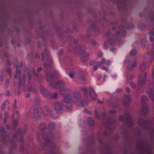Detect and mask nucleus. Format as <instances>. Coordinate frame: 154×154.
Instances as JSON below:
<instances>
[{
  "label": "nucleus",
  "mask_w": 154,
  "mask_h": 154,
  "mask_svg": "<svg viewBox=\"0 0 154 154\" xmlns=\"http://www.w3.org/2000/svg\"><path fill=\"white\" fill-rule=\"evenodd\" d=\"M62 103L66 107L69 111H71L72 105L70 102H74L79 106H83L84 102L81 92L79 91L73 92L72 96L69 94L64 95Z\"/></svg>",
  "instance_id": "obj_1"
},
{
  "label": "nucleus",
  "mask_w": 154,
  "mask_h": 154,
  "mask_svg": "<svg viewBox=\"0 0 154 154\" xmlns=\"http://www.w3.org/2000/svg\"><path fill=\"white\" fill-rule=\"evenodd\" d=\"M16 72V74L14 75V77L15 79H17L18 75H19V82L17 83L19 88H20L21 85L24 83L27 77L28 78V82H29L32 79L31 74L27 71L24 72L23 75L21 74L20 70L18 68L17 69Z\"/></svg>",
  "instance_id": "obj_2"
},
{
  "label": "nucleus",
  "mask_w": 154,
  "mask_h": 154,
  "mask_svg": "<svg viewBox=\"0 0 154 154\" xmlns=\"http://www.w3.org/2000/svg\"><path fill=\"white\" fill-rule=\"evenodd\" d=\"M138 153L140 154H152V151L146 141H141L137 144Z\"/></svg>",
  "instance_id": "obj_3"
},
{
  "label": "nucleus",
  "mask_w": 154,
  "mask_h": 154,
  "mask_svg": "<svg viewBox=\"0 0 154 154\" xmlns=\"http://www.w3.org/2000/svg\"><path fill=\"white\" fill-rule=\"evenodd\" d=\"M49 86L51 88H53L57 86H58L59 92L61 94H66L67 93H70L72 92L69 88L65 87V84L62 80H59L54 84L51 83L49 84Z\"/></svg>",
  "instance_id": "obj_4"
},
{
  "label": "nucleus",
  "mask_w": 154,
  "mask_h": 154,
  "mask_svg": "<svg viewBox=\"0 0 154 154\" xmlns=\"http://www.w3.org/2000/svg\"><path fill=\"white\" fill-rule=\"evenodd\" d=\"M138 123L139 125L143 128L149 129L151 134H154V127L150 128L149 125L150 123V121L149 120H144L141 118H139L138 119Z\"/></svg>",
  "instance_id": "obj_5"
},
{
  "label": "nucleus",
  "mask_w": 154,
  "mask_h": 154,
  "mask_svg": "<svg viewBox=\"0 0 154 154\" xmlns=\"http://www.w3.org/2000/svg\"><path fill=\"white\" fill-rule=\"evenodd\" d=\"M125 119L126 125L129 127L131 126L133 124V119L129 113L126 112L125 113V118L122 116H120L119 117V121H123Z\"/></svg>",
  "instance_id": "obj_6"
},
{
  "label": "nucleus",
  "mask_w": 154,
  "mask_h": 154,
  "mask_svg": "<svg viewBox=\"0 0 154 154\" xmlns=\"http://www.w3.org/2000/svg\"><path fill=\"white\" fill-rule=\"evenodd\" d=\"M38 108L39 104L37 103L34 104L30 110V113L36 119L39 118L40 117L39 114Z\"/></svg>",
  "instance_id": "obj_7"
},
{
  "label": "nucleus",
  "mask_w": 154,
  "mask_h": 154,
  "mask_svg": "<svg viewBox=\"0 0 154 154\" xmlns=\"http://www.w3.org/2000/svg\"><path fill=\"white\" fill-rule=\"evenodd\" d=\"M86 47L84 45L81 46L79 51L82 55L81 60L83 62H86L88 59V56L89 55V53H87L85 51L86 49Z\"/></svg>",
  "instance_id": "obj_8"
},
{
  "label": "nucleus",
  "mask_w": 154,
  "mask_h": 154,
  "mask_svg": "<svg viewBox=\"0 0 154 154\" xmlns=\"http://www.w3.org/2000/svg\"><path fill=\"white\" fill-rule=\"evenodd\" d=\"M115 119L114 118L112 117L109 118L106 122H105L106 125L105 127L106 129V130L103 133V135L106 136L107 135V131H111V127L108 126L111 125L113 122H114Z\"/></svg>",
  "instance_id": "obj_9"
},
{
  "label": "nucleus",
  "mask_w": 154,
  "mask_h": 154,
  "mask_svg": "<svg viewBox=\"0 0 154 154\" xmlns=\"http://www.w3.org/2000/svg\"><path fill=\"white\" fill-rule=\"evenodd\" d=\"M147 73L145 72L143 73H141L139 75V80L138 83L140 86H142L146 83L147 81Z\"/></svg>",
  "instance_id": "obj_10"
},
{
  "label": "nucleus",
  "mask_w": 154,
  "mask_h": 154,
  "mask_svg": "<svg viewBox=\"0 0 154 154\" xmlns=\"http://www.w3.org/2000/svg\"><path fill=\"white\" fill-rule=\"evenodd\" d=\"M52 63V62L50 59H48L46 62H45L44 65L45 67V73L50 72L51 70V65Z\"/></svg>",
  "instance_id": "obj_11"
},
{
  "label": "nucleus",
  "mask_w": 154,
  "mask_h": 154,
  "mask_svg": "<svg viewBox=\"0 0 154 154\" xmlns=\"http://www.w3.org/2000/svg\"><path fill=\"white\" fill-rule=\"evenodd\" d=\"M114 40L110 39L108 40L109 42L111 45L116 44L119 41L120 38V33H118L114 36Z\"/></svg>",
  "instance_id": "obj_12"
},
{
  "label": "nucleus",
  "mask_w": 154,
  "mask_h": 154,
  "mask_svg": "<svg viewBox=\"0 0 154 154\" xmlns=\"http://www.w3.org/2000/svg\"><path fill=\"white\" fill-rule=\"evenodd\" d=\"M75 75L77 78L81 79L82 81H84L85 80L84 73L82 71H80L75 73Z\"/></svg>",
  "instance_id": "obj_13"
},
{
  "label": "nucleus",
  "mask_w": 154,
  "mask_h": 154,
  "mask_svg": "<svg viewBox=\"0 0 154 154\" xmlns=\"http://www.w3.org/2000/svg\"><path fill=\"white\" fill-rule=\"evenodd\" d=\"M122 102L123 105L125 106H128L131 102L130 97L128 96H125L123 99Z\"/></svg>",
  "instance_id": "obj_14"
},
{
  "label": "nucleus",
  "mask_w": 154,
  "mask_h": 154,
  "mask_svg": "<svg viewBox=\"0 0 154 154\" xmlns=\"http://www.w3.org/2000/svg\"><path fill=\"white\" fill-rule=\"evenodd\" d=\"M40 91L45 98L50 99L51 94L48 93L45 89L43 88H42L40 89Z\"/></svg>",
  "instance_id": "obj_15"
},
{
  "label": "nucleus",
  "mask_w": 154,
  "mask_h": 154,
  "mask_svg": "<svg viewBox=\"0 0 154 154\" xmlns=\"http://www.w3.org/2000/svg\"><path fill=\"white\" fill-rule=\"evenodd\" d=\"M149 110L146 105L142 106L140 109V113L142 115H146L148 112Z\"/></svg>",
  "instance_id": "obj_16"
},
{
  "label": "nucleus",
  "mask_w": 154,
  "mask_h": 154,
  "mask_svg": "<svg viewBox=\"0 0 154 154\" xmlns=\"http://www.w3.org/2000/svg\"><path fill=\"white\" fill-rule=\"evenodd\" d=\"M0 131L3 133L1 134H0V139L1 141L2 142H3L5 140V138L6 137L5 133L6 132H4V128L2 127H1L0 128Z\"/></svg>",
  "instance_id": "obj_17"
},
{
  "label": "nucleus",
  "mask_w": 154,
  "mask_h": 154,
  "mask_svg": "<svg viewBox=\"0 0 154 154\" xmlns=\"http://www.w3.org/2000/svg\"><path fill=\"white\" fill-rule=\"evenodd\" d=\"M46 75V79L47 81L51 82L53 79V74L52 72H48L45 73Z\"/></svg>",
  "instance_id": "obj_18"
},
{
  "label": "nucleus",
  "mask_w": 154,
  "mask_h": 154,
  "mask_svg": "<svg viewBox=\"0 0 154 154\" xmlns=\"http://www.w3.org/2000/svg\"><path fill=\"white\" fill-rule=\"evenodd\" d=\"M54 108L56 110L58 111L61 110L63 107L60 103L58 102H56L54 103Z\"/></svg>",
  "instance_id": "obj_19"
},
{
  "label": "nucleus",
  "mask_w": 154,
  "mask_h": 154,
  "mask_svg": "<svg viewBox=\"0 0 154 154\" xmlns=\"http://www.w3.org/2000/svg\"><path fill=\"white\" fill-rule=\"evenodd\" d=\"M49 54L47 50L45 49L41 53L42 60H44L45 58H47L48 55Z\"/></svg>",
  "instance_id": "obj_20"
},
{
  "label": "nucleus",
  "mask_w": 154,
  "mask_h": 154,
  "mask_svg": "<svg viewBox=\"0 0 154 154\" xmlns=\"http://www.w3.org/2000/svg\"><path fill=\"white\" fill-rule=\"evenodd\" d=\"M90 94L91 98L95 100L97 97V95L94 91L92 89L90 90Z\"/></svg>",
  "instance_id": "obj_21"
},
{
  "label": "nucleus",
  "mask_w": 154,
  "mask_h": 154,
  "mask_svg": "<svg viewBox=\"0 0 154 154\" xmlns=\"http://www.w3.org/2000/svg\"><path fill=\"white\" fill-rule=\"evenodd\" d=\"M131 61L130 60H126L125 62V64L127 66V69L129 71H131L133 69V68L132 67V65L129 64Z\"/></svg>",
  "instance_id": "obj_22"
},
{
  "label": "nucleus",
  "mask_w": 154,
  "mask_h": 154,
  "mask_svg": "<svg viewBox=\"0 0 154 154\" xmlns=\"http://www.w3.org/2000/svg\"><path fill=\"white\" fill-rule=\"evenodd\" d=\"M141 103H142V106H143V105H146V103L147 102V98L145 96H143L141 98Z\"/></svg>",
  "instance_id": "obj_23"
},
{
  "label": "nucleus",
  "mask_w": 154,
  "mask_h": 154,
  "mask_svg": "<svg viewBox=\"0 0 154 154\" xmlns=\"http://www.w3.org/2000/svg\"><path fill=\"white\" fill-rule=\"evenodd\" d=\"M146 68V64L143 63L140 65V70L141 71H144Z\"/></svg>",
  "instance_id": "obj_24"
},
{
  "label": "nucleus",
  "mask_w": 154,
  "mask_h": 154,
  "mask_svg": "<svg viewBox=\"0 0 154 154\" xmlns=\"http://www.w3.org/2000/svg\"><path fill=\"white\" fill-rule=\"evenodd\" d=\"M50 113L51 117H53L55 118L57 117V113L55 111H50Z\"/></svg>",
  "instance_id": "obj_25"
},
{
  "label": "nucleus",
  "mask_w": 154,
  "mask_h": 154,
  "mask_svg": "<svg viewBox=\"0 0 154 154\" xmlns=\"http://www.w3.org/2000/svg\"><path fill=\"white\" fill-rule=\"evenodd\" d=\"M43 137L44 138V136H43ZM54 136L53 134L52 133H50V134L47 136V137L46 138H44L45 140L49 142L50 140L49 139L52 137Z\"/></svg>",
  "instance_id": "obj_26"
},
{
  "label": "nucleus",
  "mask_w": 154,
  "mask_h": 154,
  "mask_svg": "<svg viewBox=\"0 0 154 154\" xmlns=\"http://www.w3.org/2000/svg\"><path fill=\"white\" fill-rule=\"evenodd\" d=\"M87 122L91 126H93L94 124V121L91 118H89L88 119Z\"/></svg>",
  "instance_id": "obj_27"
},
{
  "label": "nucleus",
  "mask_w": 154,
  "mask_h": 154,
  "mask_svg": "<svg viewBox=\"0 0 154 154\" xmlns=\"http://www.w3.org/2000/svg\"><path fill=\"white\" fill-rule=\"evenodd\" d=\"M58 96V94L57 93H53V94H51L50 98L52 99H56Z\"/></svg>",
  "instance_id": "obj_28"
},
{
  "label": "nucleus",
  "mask_w": 154,
  "mask_h": 154,
  "mask_svg": "<svg viewBox=\"0 0 154 154\" xmlns=\"http://www.w3.org/2000/svg\"><path fill=\"white\" fill-rule=\"evenodd\" d=\"M149 97L150 99L152 101H154V91L151 92V91H149Z\"/></svg>",
  "instance_id": "obj_29"
},
{
  "label": "nucleus",
  "mask_w": 154,
  "mask_h": 154,
  "mask_svg": "<svg viewBox=\"0 0 154 154\" xmlns=\"http://www.w3.org/2000/svg\"><path fill=\"white\" fill-rule=\"evenodd\" d=\"M18 60L16 58L13 60V64L14 67L17 68L18 66Z\"/></svg>",
  "instance_id": "obj_30"
},
{
  "label": "nucleus",
  "mask_w": 154,
  "mask_h": 154,
  "mask_svg": "<svg viewBox=\"0 0 154 154\" xmlns=\"http://www.w3.org/2000/svg\"><path fill=\"white\" fill-rule=\"evenodd\" d=\"M55 126L54 123L53 122H51L49 124L48 128L50 129H52L54 128Z\"/></svg>",
  "instance_id": "obj_31"
},
{
  "label": "nucleus",
  "mask_w": 154,
  "mask_h": 154,
  "mask_svg": "<svg viewBox=\"0 0 154 154\" xmlns=\"http://www.w3.org/2000/svg\"><path fill=\"white\" fill-rule=\"evenodd\" d=\"M94 115L95 117L97 119H100V116L99 115V113L97 109L94 110Z\"/></svg>",
  "instance_id": "obj_32"
},
{
  "label": "nucleus",
  "mask_w": 154,
  "mask_h": 154,
  "mask_svg": "<svg viewBox=\"0 0 154 154\" xmlns=\"http://www.w3.org/2000/svg\"><path fill=\"white\" fill-rule=\"evenodd\" d=\"M46 127V124L44 123H42L39 125V128L41 130L44 129Z\"/></svg>",
  "instance_id": "obj_33"
},
{
  "label": "nucleus",
  "mask_w": 154,
  "mask_h": 154,
  "mask_svg": "<svg viewBox=\"0 0 154 154\" xmlns=\"http://www.w3.org/2000/svg\"><path fill=\"white\" fill-rule=\"evenodd\" d=\"M10 146L13 148H15L16 147V145L13 140L10 141Z\"/></svg>",
  "instance_id": "obj_34"
},
{
  "label": "nucleus",
  "mask_w": 154,
  "mask_h": 154,
  "mask_svg": "<svg viewBox=\"0 0 154 154\" xmlns=\"http://www.w3.org/2000/svg\"><path fill=\"white\" fill-rule=\"evenodd\" d=\"M81 89L82 91L84 93L86 94H87L88 92V89H87L85 87H83L81 88Z\"/></svg>",
  "instance_id": "obj_35"
},
{
  "label": "nucleus",
  "mask_w": 154,
  "mask_h": 154,
  "mask_svg": "<svg viewBox=\"0 0 154 154\" xmlns=\"http://www.w3.org/2000/svg\"><path fill=\"white\" fill-rule=\"evenodd\" d=\"M43 79V77L42 75H40L38 76L37 78L38 81L40 82Z\"/></svg>",
  "instance_id": "obj_36"
},
{
  "label": "nucleus",
  "mask_w": 154,
  "mask_h": 154,
  "mask_svg": "<svg viewBox=\"0 0 154 154\" xmlns=\"http://www.w3.org/2000/svg\"><path fill=\"white\" fill-rule=\"evenodd\" d=\"M117 111L114 109L111 110L109 111V113L110 115H112L116 113Z\"/></svg>",
  "instance_id": "obj_37"
},
{
  "label": "nucleus",
  "mask_w": 154,
  "mask_h": 154,
  "mask_svg": "<svg viewBox=\"0 0 154 154\" xmlns=\"http://www.w3.org/2000/svg\"><path fill=\"white\" fill-rule=\"evenodd\" d=\"M130 54L131 56H134L137 54V52L135 50L133 49L131 51L130 53Z\"/></svg>",
  "instance_id": "obj_38"
},
{
  "label": "nucleus",
  "mask_w": 154,
  "mask_h": 154,
  "mask_svg": "<svg viewBox=\"0 0 154 154\" xmlns=\"http://www.w3.org/2000/svg\"><path fill=\"white\" fill-rule=\"evenodd\" d=\"M32 73L35 75V76H37L38 75L36 73V70L35 68H33L32 69Z\"/></svg>",
  "instance_id": "obj_39"
},
{
  "label": "nucleus",
  "mask_w": 154,
  "mask_h": 154,
  "mask_svg": "<svg viewBox=\"0 0 154 154\" xmlns=\"http://www.w3.org/2000/svg\"><path fill=\"white\" fill-rule=\"evenodd\" d=\"M6 71L7 73L9 74V75H11V70L10 68H8L6 70Z\"/></svg>",
  "instance_id": "obj_40"
},
{
  "label": "nucleus",
  "mask_w": 154,
  "mask_h": 154,
  "mask_svg": "<svg viewBox=\"0 0 154 154\" xmlns=\"http://www.w3.org/2000/svg\"><path fill=\"white\" fill-rule=\"evenodd\" d=\"M131 87L133 88H135L136 87V85L133 82H131L130 84Z\"/></svg>",
  "instance_id": "obj_41"
},
{
  "label": "nucleus",
  "mask_w": 154,
  "mask_h": 154,
  "mask_svg": "<svg viewBox=\"0 0 154 154\" xmlns=\"http://www.w3.org/2000/svg\"><path fill=\"white\" fill-rule=\"evenodd\" d=\"M32 54H29L27 56V58L29 60H31L32 58Z\"/></svg>",
  "instance_id": "obj_42"
},
{
  "label": "nucleus",
  "mask_w": 154,
  "mask_h": 154,
  "mask_svg": "<svg viewBox=\"0 0 154 154\" xmlns=\"http://www.w3.org/2000/svg\"><path fill=\"white\" fill-rule=\"evenodd\" d=\"M28 91L31 92H35L36 90L34 88L31 87L28 89Z\"/></svg>",
  "instance_id": "obj_43"
},
{
  "label": "nucleus",
  "mask_w": 154,
  "mask_h": 154,
  "mask_svg": "<svg viewBox=\"0 0 154 154\" xmlns=\"http://www.w3.org/2000/svg\"><path fill=\"white\" fill-rule=\"evenodd\" d=\"M48 111H49L48 109H46V111L45 113V112L44 111H43V113L44 116H46L48 114Z\"/></svg>",
  "instance_id": "obj_44"
},
{
  "label": "nucleus",
  "mask_w": 154,
  "mask_h": 154,
  "mask_svg": "<svg viewBox=\"0 0 154 154\" xmlns=\"http://www.w3.org/2000/svg\"><path fill=\"white\" fill-rule=\"evenodd\" d=\"M106 116L107 115L106 113L105 112H103L102 113V114L101 115V116L103 119H104L106 117Z\"/></svg>",
  "instance_id": "obj_45"
},
{
  "label": "nucleus",
  "mask_w": 154,
  "mask_h": 154,
  "mask_svg": "<svg viewBox=\"0 0 154 154\" xmlns=\"http://www.w3.org/2000/svg\"><path fill=\"white\" fill-rule=\"evenodd\" d=\"M69 76L71 78L73 79V78H75L74 74L72 72H71L70 73V74H69Z\"/></svg>",
  "instance_id": "obj_46"
},
{
  "label": "nucleus",
  "mask_w": 154,
  "mask_h": 154,
  "mask_svg": "<svg viewBox=\"0 0 154 154\" xmlns=\"http://www.w3.org/2000/svg\"><path fill=\"white\" fill-rule=\"evenodd\" d=\"M104 48L105 49H106L108 48L107 44L106 42H105L104 43Z\"/></svg>",
  "instance_id": "obj_47"
},
{
  "label": "nucleus",
  "mask_w": 154,
  "mask_h": 154,
  "mask_svg": "<svg viewBox=\"0 0 154 154\" xmlns=\"http://www.w3.org/2000/svg\"><path fill=\"white\" fill-rule=\"evenodd\" d=\"M137 66V63L136 62L133 63L132 64V67L133 68V69L134 68Z\"/></svg>",
  "instance_id": "obj_48"
},
{
  "label": "nucleus",
  "mask_w": 154,
  "mask_h": 154,
  "mask_svg": "<svg viewBox=\"0 0 154 154\" xmlns=\"http://www.w3.org/2000/svg\"><path fill=\"white\" fill-rule=\"evenodd\" d=\"M6 106V104L5 103H4L2 106V109H5Z\"/></svg>",
  "instance_id": "obj_49"
},
{
  "label": "nucleus",
  "mask_w": 154,
  "mask_h": 154,
  "mask_svg": "<svg viewBox=\"0 0 154 154\" xmlns=\"http://www.w3.org/2000/svg\"><path fill=\"white\" fill-rule=\"evenodd\" d=\"M84 111L85 112L88 113L89 115H91L92 114V112H91L88 111L87 109H85Z\"/></svg>",
  "instance_id": "obj_50"
},
{
  "label": "nucleus",
  "mask_w": 154,
  "mask_h": 154,
  "mask_svg": "<svg viewBox=\"0 0 154 154\" xmlns=\"http://www.w3.org/2000/svg\"><path fill=\"white\" fill-rule=\"evenodd\" d=\"M106 59L104 58H102L101 59V63L102 64H103L106 62Z\"/></svg>",
  "instance_id": "obj_51"
},
{
  "label": "nucleus",
  "mask_w": 154,
  "mask_h": 154,
  "mask_svg": "<svg viewBox=\"0 0 154 154\" xmlns=\"http://www.w3.org/2000/svg\"><path fill=\"white\" fill-rule=\"evenodd\" d=\"M106 66H109L111 64V61L109 60H107L106 62Z\"/></svg>",
  "instance_id": "obj_52"
},
{
  "label": "nucleus",
  "mask_w": 154,
  "mask_h": 154,
  "mask_svg": "<svg viewBox=\"0 0 154 154\" xmlns=\"http://www.w3.org/2000/svg\"><path fill=\"white\" fill-rule=\"evenodd\" d=\"M42 70V68L41 67H39L37 69V71L38 73H39Z\"/></svg>",
  "instance_id": "obj_53"
},
{
  "label": "nucleus",
  "mask_w": 154,
  "mask_h": 154,
  "mask_svg": "<svg viewBox=\"0 0 154 154\" xmlns=\"http://www.w3.org/2000/svg\"><path fill=\"white\" fill-rule=\"evenodd\" d=\"M101 68L102 69L105 70L106 72L108 71V68L104 66H103L101 67Z\"/></svg>",
  "instance_id": "obj_54"
},
{
  "label": "nucleus",
  "mask_w": 154,
  "mask_h": 154,
  "mask_svg": "<svg viewBox=\"0 0 154 154\" xmlns=\"http://www.w3.org/2000/svg\"><path fill=\"white\" fill-rule=\"evenodd\" d=\"M5 117L6 119H8V113L7 112H5Z\"/></svg>",
  "instance_id": "obj_55"
},
{
  "label": "nucleus",
  "mask_w": 154,
  "mask_h": 154,
  "mask_svg": "<svg viewBox=\"0 0 154 154\" xmlns=\"http://www.w3.org/2000/svg\"><path fill=\"white\" fill-rule=\"evenodd\" d=\"M17 120H15L13 122V123L14 125V127H17Z\"/></svg>",
  "instance_id": "obj_56"
},
{
  "label": "nucleus",
  "mask_w": 154,
  "mask_h": 154,
  "mask_svg": "<svg viewBox=\"0 0 154 154\" xmlns=\"http://www.w3.org/2000/svg\"><path fill=\"white\" fill-rule=\"evenodd\" d=\"M103 55V53L102 52H100L98 53V56L99 57H101Z\"/></svg>",
  "instance_id": "obj_57"
},
{
  "label": "nucleus",
  "mask_w": 154,
  "mask_h": 154,
  "mask_svg": "<svg viewBox=\"0 0 154 154\" xmlns=\"http://www.w3.org/2000/svg\"><path fill=\"white\" fill-rule=\"evenodd\" d=\"M110 50L112 52H114L116 50V48L114 47H111L110 48Z\"/></svg>",
  "instance_id": "obj_58"
},
{
  "label": "nucleus",
  "mask_w": 154,
  "mask_h": 154,
  "mask_svg": "<svg viewBox=\"0 0 154 154\" xmlns=\"http://www.w3.org/2000/svg\"><path fill=\"white\" fill-rule=\"evenodd\" d=\"M91 43L93 45H95L96 44V42L95 40H91Z\"/></svg>",
  "instance_id": "obj_59"
},
{
  "label": "nucleus",
  "mask_w": 154,
  "mask_h": 154,
  "mask_svg": "<svg viewBox=\"0 0 154 154\" xmlns=\"http://www.w3.org/2000/svg\"><path fill=\"white\" fill-rule=\"evenodd\" d=\"M126 91L127 93H129L130 91V89L129 88L127 87L126 88Z\"/></svg>",
  "instance_id": "obj_60"
},
{
  "label": "nucleus",
  "mask_w": 154,
  "mask_h": 154,
  "mask_svg": "<svg viewBox=\"0 0 154 154\" xmlns=\"http://www.w3.org/2000/svg\"><path fill=\"white\" fill-rule=\"evenodd\" d=\"M10 82V81L9 79H7L5 80V83L8 85L9 83Z\"/></svg>",
  "instance_id": "obj_61"
},
{
  "label": "nucleus",
  "mask_w": 154,
  "mask_h": 154,
  "mask_svg": "<svg viewBox=\"0 0 154 154\" xmlns=\"http://www.w3.org/2000/svg\"><path fill=\"white\" fill-rule=\"evenodd\" d=\"M63 53V50H60L58 52V54L59 55H61Z\"/></svg>",
  "instance_id": "obj_62"
},
{
  "label": "nucleus",
  "mask_w": 154,
  "mask_h": 154,
  "mask_svg": "<svg viewBox=\"0 0 154 154\" xmlns=\"http://www.w3.org/2000/svg\"><path fill=\"white\" fill-rule=\"evenodd\" d=\"M152 80L154 81V70H153L152 73Z\"/></svg>",
  "instance_id": "obj_63"
},
{
  "label": "nucleus",
  "mask_w": 154,
  "mask_h": 154,
  "mask_svg": "<svg viewBox=\"0 0 154 154\" xmlns=\"http://www.w3.org/2000/svg\"><path fill=\"white\" fill-rule=\"evenodd\" d=\"M151 52L154 54V45L152 46V49Z\"/></svg>",
  "instance_id": "obj_64"
}]
</instances>
